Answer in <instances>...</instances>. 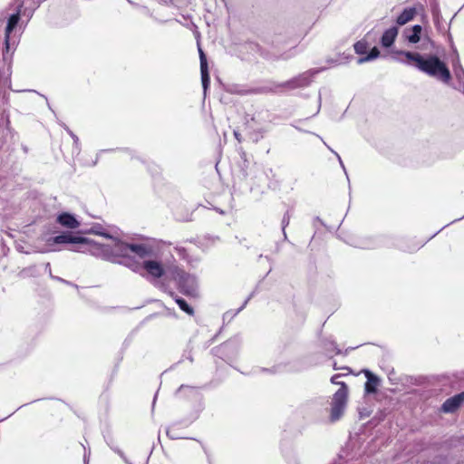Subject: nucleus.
Here are the masks:
<instances>
[{
  "instance_id": "nucleus-1",
  "label": "nucleus",
  "mask_w": 464,
  "mask_h": 464,
  "mask_svg": "<svg viewBox=\"0 0 464 464\" xmlns=\"http://www.w3.org/2000/svg\"><path fill=\"white\" fill-rule=\"evenodd\" d=\"M399 57L394 59L407 65H414L419 71L425 74L448 84L451 80V74L446 63L437 55H421L419 53L410 51H397L394 53Z\"/></svg>"
},
{
  "instance_id": "nucleus-2",
  "label": "nucleus",
  "mask_w": 464,
  "mask_h": 464,
  "mask_svg": "<svg viewBox=\"0 0 464 464\" xmlns=\"http://www.w3.org/2000/svg\"><path fill=\"white\" fill-rule=\"evenodd\" d=\"M108 240L104 244L92 240L89 253L96 257L122 265L133 271H137L140 265L130 256V244L122 241L117 235H112Z\"/></svg>"
},
{
  "instance_id": "nucleus-3",
  "label": "nucleus",
  "mask_w": 464,
  "mask_h": 464,
  "mask_svg": "<svg viewBox=\"0 0 464 464\" xmlns=\"http://www.w3.org/2000/svg\"><path fill=\"white\" fill-rule=\"evenodd\" d=\"M44 0H15L16 12L10 15L5 32V44L6 52L11 48V33L17 26L20 16H26L28 19L32 17L35 9Z\"/></svg>"
},
{
  "instance_id": "nucleus-4",
  "label": "nucleus",
  "mask_w": 464,
  "mask_h": 464,
  "mask_svg": "<svg viewBox=\"0 0 464 464\" xmlns=\"http://www.w3.org/2000/svg\"><path fill=\"white\" fill-rule=\"evenodd\" d=\"M169 276L175 281L180 293L188 296L197 295L198 282L194 276L175 266L169 271Z\"/></svg>"
},
{
  "instance_id": "nucleus-5",
  "label": "nucleus",
  "mask_w": 464,
  "mask_h": 464,
  "mask_svg": "<svg viewBox=\"0 0 464 464\" xmlns=\"http://www.w3.org/2000/svg\"><path fill=\"white\" fill-rule=\"evenodd\" d=\"M92 239L84 237L74 236L70 232H64L61 235L50 237L47 240V244L50 246L53 245L71 244L72 246L69 248L74 252L89 253V247L91 246Z\"/></svg>"
},
{
  "instance_id": "nucleus-6",
  "label": "nucleus",
  "mask_w": 464,
  "mask_h": 464,
  "mask_svg": "<svg viewBox=\"0 0 464 464\" xmlns=\"http://www.w3.org/2000/svg\"><path fill=\"white\" fill-rule=\"evenodd\" d=\"M348 388L344 382L341 383V387L335 392L331 401L330 420L335 422L341 419L347 404Z\"/></svg>"
},
{
  "instance_id": "nucleus-7",
  "label": "nucleus",
  "mask_w": 464,
  "mask_h": 464,
  "mask_svg": "<svg viewBox=\"0 0 464 464\" xmlns=\"http://www.w3.org/2000/svg\"><path fill=\"white\" fill-rule=\"evenodd\" d=\"M321 70H310L304 72L298 76L285 82L283 86L289 89L303 88L308 86L313 80V77L318 73Z\"/></svg>"
},
{
  "instance_id": "nucleus-8",
  "label": "nucleus",
  "mask_w": 464,
  "mask_h": 464,
  "mask_svg": "<svg viewBox=\"0 0 464 464\" xmlns=\"http://www.w3.org/2000/svg\"><path fill=\"white\" fill-rule=\"evenodd\" d=\"M130 256L134 259L136 256L140 259H146L156 256L154 247L149 244H130Z\"/></svg>"
},
{
  "instance_id": "nucleus-9",
  "label": "nucleus",
  "mask_w": 464,
  "mask_h": 464,
  "mask_svg": "<svg viewBox=\"0 0 464 464\" xmlns=\"http://www.w3.org/2000/svg\"><path fill=\"white\" fill-rule=\"evenodd\" d=\"M463 402L464 392L447 399L441 406V411L445 413H452L456 411Z\"/></svg>"
},
{
  "instance_id": "nucleus-10",
  "label": "nucleus",
  "mask_w": 464,
  "mask_h": 464,
  "mask_svg": "<svg viewBox=\"0 0 464 464\" xmlns=\"http://www.w3.org/2000/svg\"><path fill=\"white\" fill-rule=\"evenodd\" d=\"M143 268L154 278H160L164 275V268L160 262L156 260H144Z\"/></svg>"
},
{
  "instance_id": "nucleus-11",
  "label": "nucleus",
  "mask_w": 464,
  "mask_h": 464,
  "mask_svg": "<svg viewBox=\"0 0 464 464\" xmlns=\"http://www.w3.org/2000/svg\"><path fill=\"white\" fill-rule=\"evenodd\" d=\"M57 222L67 228L74 229L80 226V222L70 213L63 212L57 217Z\"/></svg>"
},
{
  "instance_id": "nucleus-12",
  "label": "nucleus",
  "mask_w": 464,
  "mask_h": 464,
  "mask_svg": "<svg viewBox=\"0 0 464 464\" xmlns=\"http://www.w3.org/2000/svg\"><path fill=\"white\" fill-rule=\"evenodd\" d=\"M421 33H422L421 25L415 24L412 27L406 28L404 30V36L409 43L417 44L420 40Z\"/></svg>"
},
{
  "instance_id": "nucleus-13",
  "label": "nucleus",
  "mask_w": 464,
  "mask_h": 464,
  "mask_svg": "<svg viewBox=\"0 0 464 464\" xmlns=\"http://www.w3.org/2000/svg\"><path fill=\"white\" fill-rule=\"evenodd\" d=\"M398 35V28L395 26L385 30L381 38V44L383 47H390L393 44Z\"/></svg>"
},
{
  "instance_id": "nucleus-14",
  "label": "nucleus",
  "mask_w": 464,
  "mask_h": 464,
  "mask_svg": "<svg viewBox=\"0 0 464 464\" xmlns=\"http://www.w3.org/2000/svg\"><path fill=\"white\" fill-rule=\"evenodd\" d=\"M417 12L414 7L405 8L397 17L396 23L399 25H404L411 21L416 15Z\"/></svg>"
},
{
  "instance_id": "nucleus-15",
  "label": "nucleus",
  "mask_w": 464,
  "mask_h": 464,
  "mask_svg": "<svg viewBox=\"0 0 464 464\" xmlns=\"http://www.w3.org/2000/svg\"><path fill=\"white\" fill-rule=\"evenodd\" d=\"M365 375L367 377V381L365 382V392L366 393H374L377 391V386L379 384V378L372 374L370 371H365Z\"/></svg>"
},
{
  "instance_id": "nucleus-16",
  "label": "nucleus",
  "mask_w": 464,
  "mask_h": 464,
  "mask_svg": "<svg viewBox=\"0 0 464 464\" xmlns=\"http://www.w3.org/2000/svg\"><path fill=\"white\" fill-rule=\"evenodd\" d=\"M177 394L182 397H198V390L195 386L180 385L177 391Z\"/></svg>"
},
{
  "instance_id": "nucleus-17",
  "label": "nucleus",
  "mask_w": 464,
  "mask_h": 464,
  "mask_svg": "<svg viewBox=\"0 0 464 464\" xmlns=\"http://www.w3.org/2000/svg\"><path fill=\"white\" fill-rule=\"evenodd\" d=\"M453 72L459 86L464 87V69L459 63V59L453 62Z\"/></svg>"
},
{
  "instance_id": "nucleus-18",
  "label": "nucleus",
  "mask_w": 464,
  "mask_h": 464,
  "mask_svg": "<svg viewBox=\"0 0 464 464\" xmlns=\"http://www.w3.org/2000/svg\"><path fill=\"white\" fill-rule=\"evenodd\" d=\"M175 302L179 305V307L184 311L186 314L192 315L194 314L193 308L188 305V304L181 297L175 296Z\"/></svg>"
},
{
  "instance_id": "nucleus-19",
  "label": "nucleus",
  "mask_w": 464,
  "mask_h": 464,
  "mask_svg": "<svg viewBox=\"0 0 464 464\" xmlns=\"http://www.w3.org/2000/svg\"><path fill=\"white\" fill-rule=\"evenodd\" d=\"M167 436L171 440L185 439V437L178 430L177 424L174 423L166 430Z\"/></svg>"
},
{
  "instance_id": "nucleus-20",
  "label": "nucleus",
  "mask_w": 464,
  "mask_h": 464,
  "mask_svg": "<svg viewBox=\"0 0 464 464\" xmlns=\"http://www.w3.org/2000/svg\"><path fill=\"white\" fill-rule=\"evenodd\" d=\"M380 54V51L377 47H373L370 53L366 55V56H363V57H361L358 59V63H367V62H370V61H372L374 59H376Z\"/></svg>"
},
{
  "instance_id": "nucleus-21",
  "label": "nucleus",
  "mask_w": 464,
  "mask_h": 464,
  "mask_svg": "<svg viewBox=\"0 0 464 464\" xmlns=\"http://www.w3.org/2000/svg\"><path fill=\"white\" fill-rule=\"evenodd\" d=\"M324 348L326 352H334L335 354H342L343 352L340 350L335 342L333 340H325L324 341Z\"/></svg>"
},
{
  "instance_id": "nucleus-22",
  "label": "nucleus",
  "mask_w": 464,
  "mask_h": 464,
  "mask_svg": "<svg viewBox=\"0 0 464 464\" xmlns=\"http://www.w3.org/2000/svg\"><path fill=\"white\" fill-rule=\"evenodd\" d=\"M232 348L237 349L236 343L232 341H228V342L224 343L220 347L214 348L212 350V352L215 354H218V353H224L231 350Z\"/></svg>"
},
{
  "instance_id": "nucleus-23",
  "label": "nucleus",
  "mask_w": 464,
  "mask_h": 464,
  "mask_svg": "<svg viewBox=\"0 0 464 464\" xmlns=\"http://www.w3.org/2000/svg\"><path fill=\"white\" fill-rule=\"evenodd\" d=\"M353 47L357 54H365L368 50V44L366 41L361 40L355 43Z\"/></svg>"
},
{
  "instance_id": "nucleus-24",
  "label": "nucleus",
  "mask_w": 464,
  "mask_h": 464,
  "mask_svg": "<svg viewBox=\"0 0 464 464\" xmlns=\"http://www.w3.org/2000/svg\"><path fill=\"white\" fill-rule=\"evenodd\" d=\"M290 219H291V213L289 210H287L284 216H283V218H282V221H281V225H282V231H283V235H284V238L286 239L287 238V236H286V233H285V228L286 227L289 225L290 223Z\"/></svg>"
},
{
  "instance_id": "nucleus-25",
  "label": "nucleus",
  "mask_w": 464,
  "mask_h": 464,
  "mask_svg": "<svg viewBox=\"0 0 464 464\" xmlns=\"http://www.w3.org/2000/svg\"><path fill=\"white\" fill-rule=\"evenodd\" d=\"M200 72H201L202 86L204 88V91L206 92V90L208 89V87L209 85V81H210L208 71V68H205V69H201Z\"/></svg>"
},
{
  "instance_id": "nucleus-26",
  "label": "nucleus",
  "mask_w": 464,
  "mask_h": 464,
  "mask_svg": "<svg viewBox=\"0 0 464 464\" xmlns=\"http://www.w3.org/2000/svg\"><path fill=\"white\" fill-rule=\"evenodd\" d=\"M92 232L96 235L102 236L107 239H109L112 236V234H109V233L105 232L102 228L93 227V228H92Z\"/></svg>"
},
{
  "instance_id": "nucleus-27",
  "label": "nucleus",
  "mask_w": 464,
  "mask_h": 464,
  "mask_svg": "<svg viewBox=\"0 0 464 464\" xmlns=\"http://www.w3.org/2000/svg\"><path fill=\"white\" fill-rule=\"evenodd\" d=\"M198 52H199V59H200V70L208 68L207 58H206L204 52L200 48L198 49Z\"/></svg>"
},
{
  "instance_id": "nucleus-28",
  "label": "nucleus",
  "mask_w": 464,
  "mask_h": 464,
  "mask_svg": "<svg viewBox=\"0 0 464 464\" xmlns=\"http://www.w3.org/2000/svg\"><path fill=\"white\" fill-rule=\"evenodd\" d=\"M72 140H73L72 154L79 155V154H80V151H81L79 138H78L77 136H75V137L72 139Z\"/></svg>"
},
{
  "instance_id": "nucleus-29",
  "label": "nucleus",
  "mask_w": 464,
  "mask_h": 464,
  "mask_svg": "<svg viewBox=\"0 0 464 464\" xmlns=\"http://www.w3.org/2000/svg\"><path fill=\"white\" fill-rule=\"evenodd\" d=\"M52 278H53V279H54V280H56V281H58V282L63 283V284H65V285H71V286H72V287H74V288H78V285H75V284H73V283H72V282H69V281H67V280H65V279H63V278H62V277H59V276H52Z\"/></svg>"
},
{
  "instance_id": "nucleus-30",
  "label": "nucleus",
  "mask_w": 464,
  "mask_h": 464,
  "mask_svg": "<svg viewBox=\"0 0 464 464\" xmlns=\"http://www.w3.org/2000/svg\"><path fill=\"white\" fill-rule=\"evenodd\" d=\"M326 146H327V148H328V149H329L333 153H334V155H335V156L337 157V159H338V161H339V163H340L341 167L343 168V170H345V167H344V165H343V160H342V159H341L340 155H339L336 151H334L333 149H331L328 145H326ZM344 172H346V171H344ZM345 174L347 175V173H345Z\"/></svg>"
},
{
  "instance_id": "nucleus-31",
  "label": "nucleus",
  "mask_w": 464,
  "mask_h": 464,
  "mask_svg": "<svg viewBox=\"0 0 464 464\" xmlns=\"http://www.w3.org/2000/svg\"><path fill=\"white\" fill-rule=\"evenodd\" d=\"M341 377L340 374H335L331 378V382L334 384H339L341 386V383L343 382H339L338 379Z\"/></svg>"
},
{
  "instance_id": "nucleus-32",
  "label": "nucleus",
  "mask_w": 464,
  "mask_h": 464,
  "mask_svg": "<svg viewBox=\"0 0 464 464\" xmlns=\"http://www.w3.org/2000/svg\"><path fill=\"white\" fill-rule=\"evenodd\" d=\"M63 127L67 131V133L71 136L72 139H73L76 135L69 129V127L65 124H63Z\"/></svg>"
},
{
  "instance_id": "nucleus-33",
  "label": "nucleus",
  "mask_w": 464,
  "mask_h": 464,
  "mask_svg": "<svg viewBox=\"0 0 464 464\" xmlns=\"http://www.w3.org/2000/svg\"><path fill=\"white\" fill-rule=\"evenodd\" d=\"M63 127L67 131V133L71 136L72 139H73L76 135L69 129V127L65 124H63Z\"/></svg>"
},
{
  "instance_id": "nucleus-34",
  "label": "nucleus",
  "mask_w": 464,
  "mask_h": 464,
  "mask_svg": "<svg viewBox=\"0 0 464 464\" xmlns=\"http://www.w3.org/2000/svg\"><path fill=\"white\" fill-rule=\"evenodd\" d=\"M251 296H252V295L246 298V300L244 302V304L237 309L236 314H238L240 311H242L245 308V306L246 305V304L250 300Z\"/></svg>"
},
{
  "instance_id": "nucleus-35",
  "label": "nucleus",
  "mask_w": 464,
  "mask_h": 464,
  "mask_svg": "<svg viewBox=\"0 0 464 464\" xmlns=\"http://www.w3.org/2000/svg\"><path fill=\"white\" fill-rule=\"evenodd\" d=\"M263 372H272V373H275L276 372V368H273V369H266V368H263L262 369Z\"/></svg>"
},
{
  "instance_id": "nucleus-36",
  "label": "nucleus",
  "mask_w": 464,
  "mask_h": 464,
  "mask_svg": "<svg viewBox=\"0 0 464 464\" xmlns=\"http://www.w3.org/2000/svg\"><path fill=\"white\" fill-rule=\"evenodd\" d=\"M234 136L239 142H241L240 134L237 130L234 131Z\"/></svg>"
},
{
  "instance_id": "nucleus-37",
  "label": "nucleus",
  "mask_w": 464,
  "mask_h": 464,
  "mask_svg": "<svg viewBox=\"0 0 464 464\" xmlns=\"http://www.w3.org/2000/svg\"><path fill=\"white\" fill-rule=\"evenodd\" d=\"M45 269L49 271V274H50V276H51V277H52V276H53L52 275V272H51V266H50V263H47V264L45 265Z\"/></svg>"
},
{
  "instance_id": "nucleus-38",
  "label": "nucleus",
  "mask_w": 464,
  "mask_h": 464,
  "mask_svg": "<svg viewBox=\"0 0 464 464\" xmlns=\"http://www.w3.org/2000/svg\"><path fill=\"white\" fill-rule=\"evenodd\" d=\"M115 452H117L121 457L123 456V453L121 450H120L119 449H113Z\"/></svg>"
},
{
  "instance_id": "nucleus-39",
  "label": "nucleus",
  "mask_w": 464,
  "mask_h": 464,
  "mask_svg": "<svg viewBox=\"0 0 464 464\" xmlns=\"http://www.w3.org/2000/svg\"><path fill=\"white\" fill-rule=\"evenodd\" d=\"M131 5H138L139 0H127Z\"/></svg>"
},
{
  "instance_id": "nucleus-40",
  "label": "nucleus",
  "mask_w": 464,
  "mask_h": 464,
  "mask_svg": "<svg viewBox=\"0 0 464 464\" xmlns=\"http://www.w3.org/2000/svg\"><path fill=\"white\" fill-rule=\"evenodd\" d=\"M353 349H354L353 347H350V348L346 349L345 352L343 353V354L346 355L349 351L353 350Z\"/></svg>"
},
{
  "instance_id": "nucleus-41",
  "label": "nucleus",
  "mask_w": 464,
  "mask_h": 464,
  "mask_svg": "<svg viewBox=\"0 0 464 464\" xmlns=\"http://www.w3.org/2000/svg\"><path fill=\"white\" fill-rule=\"evenodd\" d=\"M362 246V247H373L374 246H373V245H370V244H368V245H362V246Z\"/></svg>"
},
{
  "instance_id": "nucleus-42",
  "label": "nucleus",
  "mask_w": 464,
  "mask_h": 464,
  "mask_svg": "<svg viewBox=\"0 0 464 464\" xmlns=\"http://www.w3.org/2000/svg\"><path fill=\"white\" fill-rule=\"evenodd\" d=\"M188 359L190 361V362H193V358L190 354V352H188Z\"/></svg>"
},
{
  "instance_id": "nucleus-43",
  "label": "nucleus",
  "mask_w": 464,
  "mask_h": 464,
  "mask_svg": "<svg viewBox=\"0 0 464 464\" xmlns=\"http://www.w3.org/2000/svg\"><path fill=\"white\" fill-rule=\"evenodd\" d=\"M464 218V216L462 217V218ZM459 219H461V218H460Z\"/></svg>"
}]
</instances>
